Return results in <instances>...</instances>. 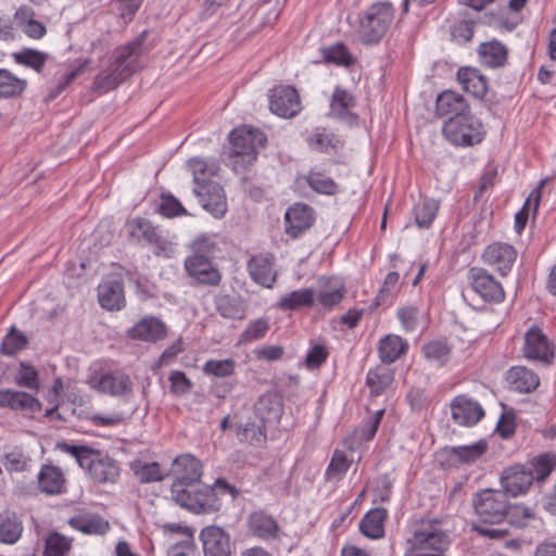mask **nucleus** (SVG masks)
<instances>
[{
	"label": "nucleus",
	"instance_id": "f257e3e1",
	"mask_svg": "<svg viewBox=\"0 0 556 556\" xmlns=\"http://www.w3.org/2000/svg\"><path fill=\"white\" fill-rule=\"evenodd\" d=\"M56 448L75 458L79 467L86 469L97 483H114L119 477V466L115 459L85 444L61 442Z\"/></svg>",
	"mask_w": 556,
	"mask_h": 556
},
{
	"label": "nucleus",
	"instance_id": "f03ea898",
	"mask_svg": "<svg viewBox=\"0 0 556 556\" xmlns=\"http://www.w3.org/2000/svg\"><path fill=\"white\" fill-rule=\"evenodd\" d=\"M395 9L389 1L371 4L361 20L358 36L363 43H378L393 23Z\"/></svg>",
	"mask_w": 556,
	"mask_h": 556
},
{
	"label": "nucleus",
	"instance_id": "7ed1b4c3",
	"mask_svg": "<svg viewBox=\"0 0 556 556\" xmlns=\"http://www.w3.org/2000/svg\"><path fill=\"white\" fill-rule=\"evenodd\" d=\"M443 135L452 144L457 147H472L480 143L485 135L483 124L470 111L457 117H450L444 122Z\"/></svg>",
	"mask_w": 556,
	"mask_h": 556
},
{
	"label": "nucleus",
	"instance_id": "20e7f679",
	"mask_svg": "<svg viewBox=\"0 0 556 556\" xmlns=\"http://www.w3.org/2000/svg\"><path fill=\"white\" fill-rule=\"evenodd\" d=\"M412 552H437L444 554L451 540L437 520L420 521L407 540Z\"/></svg>",
	"mask_w": 556,
	"mask_h": 556
},
{
	"label": "nucleus",
	"instance_id": "39448f33",
	"mask_svg": "<svg viewBox=\"0 0 556 556\" xmlns=\"http://www.w3.org/2000/svg\"><path fill=\"white\" fill-rule=\"evenodd\" d=\"M472 506L480 520L485 523H500L509 513V503L504 491L484 489L472 497Z\"/></svg>",
	"mask_w": 556,
	"mask_h": 556
},
{
	"label": "nucleus",
	"instance_id": "423d86ee",
	"mask_svg": "<svg viewBox=\"0 0 556 556\" xmlns=\"http://www.w3.org/2000/svg\"><path fill=\"white\" fill-rule=\"evenodd\" d=\"M229 141L231 154L241 156L244 164L251 165L257 157V148L265 147L267 138L261 130L243 126L230 132Z\"/></svg>",
	"mask_w": 556,
	"mask_h": 556
},
{
	"label": "nucleus",
	"instance_id": "0eeeda50",
	"mask_svg": "<svg viewBox=\"0 0 556 556\" xmlns=\"http://www.w3.org/2000/svg\"><path fill=\"white\" fill-rule=\"evenodd\" d=\"M523 352L528 359L544 365H551L555 357L554 345L538 326H532L527 330Z\"/></svg>",
	"mask_w": 556,
	"mask_h": 556
},
{
	"label": "nucleus",
	"instance_id": "6e6552de",
	"mask_svg": "<svg viewBox=\"0 0 556 556\" xmlns=\"http://www.w3.org/2000/svg\"><path fill=\"white\" fill-rule=\"evenodd\" d=\"M468 279L472 290L485 302L500 303L505 298L502 283L497 281L486 269L472 267L469 269Z\"/></svg>",
	"mask_w": 556,
	"mask_h": 556
},
{
	"label": "nucleus",
	"instance_id": "1a4fd4ad",
	"mask_svg": "<svg viewBox=\"0 0 556 556\" xmlns=\"http://www.w3.org/2000/svg\"><path fill=\"white\" fill-rule=\"evenodd\" d=\"M143 41L144 35L142 34L132 41L117 47L112 54V62L110 64L126 78L135 74L139 67Z\"/></svg>",
	"mask_w": 556,
	"mask_h": 556
},
{
	"label": "nucleus",
	"instance_id": "9d476101",
	"mask_svg": "<svg viewBox=\"0 0 556 556\" xmlns=\"http://www.w3.org/2000/svg\"><path fill=\"white\" fill-rule=\"evenodd\" d=\"M98 391L112 396L127 399L132 393L134 383L130 377L122 370H109L90 380Z\"/></svg>",
	"mask_w": 556,
	"mask_h": 556
},
{
	"label": "nucleus",
	"instance_id": "9b49d317",
	"mask_svg": "<svg viewBox=\"0 0 556 556\" xmlns=\"http://www.w3.org/2000/svg\"><path fill=\"white\" fill-rule=\"evenodd\" d=\"M533 481V472L526 465L509 466L501 475V485L507 496L516 497L527 493Z\"/></svg>",
	"mask_w": 556,
	"mask_h": 556
},
{
	"label": "nucleus",
	"instance_id": "f8f14e48",
	"mask_svg": "<svg viewBox=\"0 0 556 556\" xmlns=\"http://www.w3.org/2000/svg\"><path fill=\"white\" fill-rule=\"evenodd\" d=\"M270 111L283 118L295 116L301 110L300 97L295 88L279 86L271 90L269 98Z\"/></svg>",
	"mask_w": 556,
	"mask_h": 556
},
{
	"label": "nucleus",
	"instance_id": "ddd939ff",
	"mask_svg": "<svg viewBox=\"0 0 556 556\" xmlns=\"http://www.w3.org/2000/svg\"><path fill=\"white\" fill-rule=\"evenodd\" d=\"M184 268L187 275L198 285L217 287L222 281V274L214 261L202 257H186Z\"/></svg>",
	"mask_w": 556,
	"mask_h": 556
},
{
	"label": "nucleus",
	"instance_id": "4468645a",
	"mask_svg": "<svg viewBox=\"0 0 556 556\" xmlns=\"http://www.w3.org/2000/svg\"><path fill=\"white\" fill-rule=\"evenodd\" d=\"M481 257L484 264L507 276L517 258V251L508 243L493 242L484 249Z\"/></svg>",
	"mask_w": 556,
	"mask_h": 556
},
{
	"label": "nucleus",
	"instance_id": "2eb2a0df",
	"mask_svg": "<svg viewBox=\"0 0 556 556\" xmlns=\"http://www.w3.org/2000/svg\"><path fill=\"white\" fill-rule=\"evenodd\" d=\"M451 414L454 422L471 427L484 417V409L476 400L463 394L451 402Z\"/></svg>",
	"mask_w": 556,
	"mask_h": 556
},
{
	"label": "nucleus",
	"instance_id": "dca6fc26",
	"mask_svg": "<svg viewBox=\"0 0 556 556\" xmlns=\"http://www.w3.org/2000/svg\"><path fill=\"white\" fill-rule=\"evenodd\" d=\"M200 540L204 556H231L230 535L223 528L217 526L203 528Z\"/></svg>",
	"mask_w": 556,
	"mask_h": 556
},
{
	"label": "nucleus",
	"instance_id": "f3484780",
	"mask_svg": "<svg viewBox=\"0 0 556 556\" xmlns=\"http://www.w3.org/2000/svg\"><path fill=\"white\" fill-rule=\"evenodd\" d=\"M314 222V210L307 204L295 203L285 214L286 233L295 239L308 230Z\"/></svg>",
	"mask_w": 556,
	"mask_h": 556
},
{
	"label": "nucleus",
	"instance_id": "a211bd4d",
	"mask_svg": "<svg viewBox=\"0 0 556 556\" xmlns=\"http://www.w3.org/2000/svg\"><path fill=\"white\" fill-rule=\"evenodd\" d=\"M167 334L164 321L154 316H146L127 330L128 338L132 340L155 343Z\"/></svg>",
	"mask_w": 556,
	"mask_h": 556
},
{
	"label": "nucleus",
	"instance_id": "6ab92c4d",
	"mask_svg": "<svg viewBox=\"0 0 556 556\" xmlns=\"http://www.w3.org/2000/svg\"><path fill=\"white\" fill-rule=\"evenodd\" d=\"M275 257L271 254H257L248 262V271L251 279L265 288H271L277 279V271L274 268Z\"/></svg>",
	"mask_w": 556,
	"mask_h": 556
},
{
	"label": "nucleus",
	"instance_id": "aec40b11",
	"mask_svg": "<svg viewBox=\"0 0 556 556\" xmlns=\"http://www.w3.org/2000/svg\"><path fill=\"white\" fill-rule=\"evenodd\" d=\"M194 194L200 199L202 207L214 217L220 218L227 212V201L223 187L219 184L194 188Z\"/></svg>",
	"mask_w": 556,
	"mask_h": 556
},
{
	"label": "nucleus",
	"instance_id": "412c9836",
	"mask_svg": "<svg viewBox=\"0 0 556 556\" xmlns=\"http://www.w3.org/2000/svg\"><path fill=\"white\" fill-rule=\"evenodd\" d=\"M0 407L35 414L41 410V403L31 394L12 389H0Z\"/></svg>",
	"mask_w": 556,
	"mask_h": 556
},
{
	"label": "nucleus",
	"instance_id": "4be33fe9",
	"mask_svg": "<svg viewBox=\"0 0 556 556\" xmlns=\"http://www.w3.org/2000/svg\"><path fill=\"white\" fill-rule=\"evenodd\" d=\"M173 472L176 477L174 483L193 486L202 477V464L190 454L180 455L173 463Z\"/></svg>",
	"mask_w": 556,
	"mask_h": 556
},
{
	"label": "nucleus",
	"instance_id": "5701e85b",
	"mask_svg": "<svg viewBox=\"0 0 556 556\" xmlns=\"http://www.w3.org/2000/svg\"><path fill=\"white\" fill-rule=\"evenodd\" d=\"M282 413V397L275 391L261 395L254 404V415L263 424L277 422Z\"/></svg>",
	"mask_w": 556,
	"mask_h": 556
},
{
	"label": "nucleus",
	"instance_id": "b1692460",
	"mask_svg": "<svg viewBox=\"0 0 556 556\" xmlns=\"http://www.w3.org/2000/svg\"><path fill=\"white\" fill-rule=\"evenodd\" d=\"M469 112L464 97L452 90L441 92L435 101V113L439 117H457Z\"/></svg>",
	"mask_w": 556,
	"mask_h": 556
},
{
	"label": "nucleus",
	"instance_id": "393cba45",
	"mask_svg": "<svg viewBox=\"0 0 556 556\" xmlns=\"http://www.w3.org/2000/svg\"><path fill=\"white\" fill-rule=\"evenodd\" d=\"M98 300L108 311H119L125 306L124 286L119 280H108L98 287Z\"/></svg>",
	"mask_w": 556,
	"mask_h": 556
},
{
	"label": "nucleus",
	"instance_id": "a878e982",
	"mask_svg": "<svg viewBox=\"0 0 556 556\" xmlns=\"http://www.w3.org/2000/svg\"><path fill=\"white\" fill-rule=\"evenodd\" d=\"M506 380L511 390L518 393H531L540 384L539 376L526 366H514L506 375Z\"/></svg>",
	"mask_w": 556,
	"mask_h": 556
},
{
	"label": "nucleus",
	"instance_id": "bb28decb",
	"mask_svg": "<svg viewBox=\"0 0 556 556\" xmlns=\"http://www.w3.org/2000/svg\"><path fill=\"white\" fill-rule=\"evenodd\" d=\"M478 56L483 66L498 68L507 63L508 50L498 40L485 41L478 47Z\"/></svg>",
	"mask_w": 556,
	"mask_h": 556
},
{
	"label": "nucleus",
	"instance_id": "cd10ccee",
	"mask_svg": "<svg viewBox=\"0 0 556 556\" xmlns=\"http://www.w3.org/2000/svg\"><path fill=\"white\" fill-rule=\"evenodd\" d=\"M457 80L464 91L477 99H482L488 92V79L478 68L462 67L457 71Z\"/></svg>",
	"mask_w": 556,
	"mask_h": 556
},
{
	"label": "nucleus",
	"instance_id": "c85d7f7f",
	"mask_svg": "<svg viewBox=\"0 0 556 556\" xmlns=\"http://www.w3.org/2000/svg\"><path fill=\"white\" fill-rule=\"evenodd\" d=\"M250 532L262 540H273L280 530L278 522L264 511H254L248 518Z\"/></svg>",
	"mask_w": 556,
	"mask_h": 556
},
{
	"label": "nucleus",
	"instance_id": "c756f323",
	"mask_svg": "<svg viewBox=\"0 0 556 556\" xmlns=\"http://www.w3.org/2000/svg\"><path fill=\"white\" fill-rule=\"evenodd\" d=\"M356 105L355 97L346 89L337 86L332 92L330 99V115L341 119L349 121L351 118H356V116L351 112Z\"/></svg>",
	"mask_w": 556,
	"mask_h": 556
},
{
	"label": "nucleus",
	"instance_id": "7c9ffc66",
	"mask_svg": "<svg viewBox=\"0 0 556 556\" xmlns=\"http://www.w3.org/2000/svg\"><path fill=\"white\" fill-rule=\"evenodd\" d=\"M188 166L193 175L195 188L216 184L212 181V177L216 176L219 170V164L214 159L192 157L188 161Z\"/></svg>",
	"mask_w": 556,
	"mask_h": 556
},
{
	"label": "nucleus",
	"instance_id": "2f4dec72",
	"mask_svg": "<svg viewBox=\"0 0 556 556\" xmlns=\"http://www.w3.org/2000/svg\"><path fill=\"white\" fill-rule=\"evenodd\" d=\"M38 484L41 492L55 495L65 490L63 471L53 465H43L38 475Z\"/></svg>",
	"mask_w": 556,
	"mask_h": 556
},
{
	"label": "nucleus",
	"instance_id": "473e14b6",
	"mask_svg": "<svg viewBox=\"0 0 556 556\" xmlns=\"http://www.w3.org/2000/svg\"><path fill=\"white\" fill-rule=\"evenodd\" d=\"M388 517L386 508L377 507L370 509L361 520V532L370 539H380L384 535V521Z\"/></svg>",
	"mask_w": 556,
	"mask_h": 556
},
{
	"label": "nucleus",
	"instance_id": "72a5a7b5",
	"mask_svg": "<svg viewBox=\"0 0 556 556\" xmlns=\"http://www.w3.org/2000/svg\"><path fill=\"white\" fill-rule=\"evenodd\" d=\"M68 525L85 534L102 535L110 530L109 522L99 515L93 514L74 516L68 520Z\"/></svg>",
	"mask_w": 556,
	"mask_h": 556
},
{
	"label": "nucleus",
	"instance_id": "f704fd0d",
	"mask_svg": "<svg viewBox=\"0 0 556 556\" xmlns=\"http://www.w3.org/2000/svg\"><path fill=\"white\" fill-rule=\"evenodd\" d=\"M408 349V343L400 336L387 334L379 342V357L383 364H392Z\"/></svg>",
	"mask_w": 556,
	"mask_h": 556
},
{
	"label": "nucleus",
	"instance_id": "c9c22d12",
	"mask_svg": "<svg viewBox=\"0 0 556 556\" xmlns=\"http://www.w3.org/2000/svg\"><path fill=\"white\" fill-rule=\"evenodd\" d=\"M265 425L261 420H248L238 425L236 433L238 440L241 443H248L256 447L264 445L267 440Z\"/></svg>",
	"mask_w": 556,
	"mask_h": 556
},
{
	"label": "nucleus",
	"instance_id": "e433bc0d",
	"mask_svg": "<svg viewBox=\"0 0 556 556\" xmlns=\"http://www.w3.org/2000/svg\"><path fill=\"white\" fill-rule=\"evenodd\" d=\"M23 532V522L12 511L0 513V543L14 544Z\"/></svg>",
	"mask_w": 556,
	"mask_h": 556
},
{
	"label": "nucleus",
	"instance_id": "4c0bfd02",
	"mask_svg": "<svg viewBox=\"0 0 556 556\" xmlns=\"http://www.w3.org/2000/svg\"><path fill=\"white\" fill-rule=\"evenodd\" d=\"M393 380L394 375L391 369L384 366H377L368 370L366 386L370 389L371 396H379L391 387Z\"/></svg>",
	"mask_w": 556,
	"mask_h": 556
},
{
	"label": "nucleus",
	"instance_id": "58836bf2",
	"mask_svg": "<svg viewBox=\"0 0 556 556\" xmlns=\"http://www.w3.org/2000/svg\"><path fill=\"white\" fill-rule=\"evenodd\" d=\"M314 302V291L311 288L294 290L280 296L277 304L278 308L287 311H295L301 307L311 306Z\"/></svg>",
	"mask_w": 556,
	"mask_h": 556
},
{
	"label": "nucleus",
	"instance_id": "ea45409f",
	"mask_svg": "<svg viewBox=\"0 0 556 556\" xmlns=\"http://www.w3.org/2000/svg\"><path fill=\"white\" fill-rule=\"evenodd\" d=\"M130 469L141 483L159 482L166 476L156 462L148 463L138 459L130 464Z\"/></svg>",
	"mask_w": 556,
	"mask_h": 556
},
{
	"label": "nucleus",
	"instance_id": "a19ab883",
	"mask_svg": "<svg viewBox=\"0 0 556 556\" xmlns=\"http://www.w3.org/2000/svg\"><path fill=\"white\" fill-rule=\"evenodd\" d=\"M125 79L126 77L110 64L106 70L100 72L94 77L92 89L97 93L104 94L115 89Z\"/></svg>",
	"mask_w": 556,
	"mask_h": 556
},
{
	"label": "nucleus",
	"instance_id": "79ce46f5",
	"mask_svg": "<svg viewBox=\"0 0 556 556\" xmlns=\"http://www.w3.org/2000/svg\"><path fill=\"white\" fill-rule=\"evenodd\" d=\"M216 311L227 319H243L245 307L239 298L223 295L216 300Z\"/></svg>",
	"mask_w": 556,
	"mask_h": 556
},
{
	"label": "nucleus",
	"instance_id": "37998d69",
	"mask_svg": "<svg viewBox=\"0 0 556 556\" xmlns=\"http://www.w3.org/2000/svg\"><path fill=\"white\" fill-rule=\"evenodd\" d=\"M71 548L72 539L53 531L45 539L43 556H67Z\"/></svg>",
	"mask_w": 556,
	"mask_h": 556
},
{
	"label": "nucleus",
	"instance_id": "c03bdc74",
	"mask_svg": "<svg viewBox=\"0 0 556 556\" xmlns=\"http://www.w3.org/2000/svg\"><path fill=\"white\" fill-rule=\"evenodd\" d=\"M421 352L425 358L439 366L445 365L451 356V348L445 341L433 340L422 345Z\"/></svg>",
	"mask_w": 556,
	"mask_h": 556
},
{
	"label": "nucleus",
	"instance_id": "a18cd8bd",
	"mask_svg": "<svg viewBox=\"0 0 556 556\" xmlns=\"http://www.w3.org/2000/svg\"><path fill=\"white\" fill-rule=\"evenodd\" d=\"M301 178L299 179V181ZM304 180L315 192L326 195H334L339 191V187L337 182L321 173H308L306 176L302 177Z\"/></svg>",
	"mask_w": 556,
	"mask_h": 556
},
{
	"label": "nucleus",
	"instance_id": "49530a36",
	"mask_svg": "<svg viewBox=\"0 0 556 556\" xmlns=\"http://www.w3.org/2000/svg\"><path fill=\"white\" fill-rule=\"evenodd\" d=\"M439 201L424 199L414 207L415 222L420 228H429L439 211Z\"/></svg>",
	"mask_w": 556,
	"mask_h": 556
},
{
	"label": "nucleus",
	"instance_id": "de8ad7c7",
	"mask_svg": "<svg viewBox=\"0 0 556 556\" xmlns=\"http://www.w3.org/2000/svg\"><path fill=\"white\" fill-rule=\"evenodd\" d=\"M13 58L17 64L30 67L37 73H40L48 60V54L36 49L23 48L21 51L14 53Z\"/></svg>",
	"mask_w": 556,
	"mask_h": 556
},
{
	"label": "nucleus",
	"instance_id": "09e8293b",
	"mask_svg": "<svg viewBox=\"0 0 556 556\" xmlns=\"http://www.w3.org/2000/svg\"><path fill=\"white\" fill-rule=\"evenodd\" d=\"M351 463L352 460L348 458L345 452L336 450L325 472L326 480H341L349 470Z\"/></svg>",
	"mask_w": 556,
	"mask_h": 556
},
{
	"label": "nucleus",
	"instance_id": "8fccbe9b",
	"mask_svg": "<svg viewBox=\"0 0 556 556\" xmlns=\"http://www.w3.org/2000/svg\"><path fill=\"white\" fill-rule=\"evenodd\" d=\"M25 88V80L17 78L8 70H0V98L18 97Z\"/></svg>",
	"mask_w": 556,
	"mask_h": 556
},
{
	"label": "nucleus",
	"instance_id": "3c124183",
	"mask_svg": "<svg viewBox=\"0 0 556 556\" xmlns=\"http://www.w3.org/2000/svg\"><path fill=\"white\" fill-rule=\"evenodd\" d=\"M531 468L534 480L538 482L544 481L554 470L556 466V456L551 453L541 454L532 459L530 464L526 465Z\"/></svg>",
	"mask_w": 556,
	"mask_h": 556
},
{
	"label": "nucleus",
	"instance_id": "603ef678",
	"mask_svg": "<svg viewBox=\"0 0 556 556\" xmlns=\"http://www.w3.org/2000/svg\"><path fill=\"white\" fill-rule=\"evenodd\" d=\"M545 181H546L545 179L540 181L539 186L531 191V193L528 197V199L526 200L522 208L516 213L515 228L518 233H520L523 230V228L526 227V224H527V220L529 217V206L532 201L534 202L533 211L534 212L538 211L539 205H540V199H541V189L543 188Z\"/></svg>",
	"mask_w": 556,
	"mask_h": 556
},
{
	"label": "nucleus",
	"instance_id": "864d4df0",
	"mask_svg": "<svg viewBox=\"0 0 556 556\" xmlns=\"http://www.w3.org/2000/svg\"><path fill=\"white\" fill-rule=\"evenodd\" d=\"M323 56L327 63H333L350 67L354 65L355 59L344 43L338 42L332 47L323 50Z\"/></svg>",
	"mask_w": 556,
	"mask_h": 556
},
{
	"label": "nucleus",
	"instance_id": "5fc2aeb1",
	"mask_svg": "<svg viewBox=\"0 0 556 556\" xmlns=\"http://www.w3.org/2000/svg\"><path fill=\"white\" fill-rule=\"evenodd\" d=\"M488 444L484 440L470 445L453 446L451 454L463 463H472L485 453Z\"/></svg>",
	"mask_w": 556,
	"mask_h": 556
},
{
	"label": "nucleus",
	"instance_id": "6e6d98bb",
	"mask_svg": "<svg viewBox=\"0 0 556 556\" xmlns=\"http://www.w3.org/2000/svg\"><path fill=\"white\" fill-rule=\"evenodd\" d=\"M190 249L192 254L188 257H202L214 261L217 245L211 236L200 235L191 242Z\"/></svg>",
	"mask_w": 556,
	"mask_h": 556
},
{
	"label": "nucleus",
	"instance_id": "4d7b16f0",
	"mask_svg": "<svg viewBox=\"0 0 556 556\" xmlns=\"http://www.w3.org/2000/svg\"><path fill=\"white\" fill-rule=\"evenodd\" d=\"M236 362L232 358L208 359L203 365V372L216 378H227L233 375Z\"/></svg>",
	"mask_w": 556,
	"mask_h": 556
},
{
	"label": "nucleus",
	"instance_id": "13d9d810",
	"mask_svg": "<svg viewBox=\"0 0 556 556\" xmlns=\"http://www.w3.org/2000/svg\"><path fill=\"white\" fill-rule=\"evenodd\" d=\"M400 279V275L396 271H390L383 281L378 294L376 295L371 307H379L380 305L387 304L392 301L395 296V289Z\"/></svg>",
	"mask_w": 556,
	"mask_h": 556
},
{
	"label": "nucleus",
	"instance_id": "bf43d9fd",
	"mask_svg": "<svg viewBox=\"0 0 556 556\" xmlns=\"http://www.w3.org/2000/svg\"><path fill=\"white\" fill-rule=\"evenodd\" d=\"M190 486L173 483L172 493L177 504L193 513H197L198 507H202L197 502V490L189 489Z\"/></svg>",
	"mask_w": 556,
	"mask_h": 556
},
{
	"label": "nucleus",
	"instance_id": "052dcab7",
	"mask_svg": "<svg viewBox=\"0 0 556 556\" xmlns=\"http://www.w3.org/2000/svg\"><path fill=\"white\" fill-rule=\"evenodd\" d=\"M127 227L131 237L138 239L142 238L148 243L154 240L159 233L157 229L152 225V223L146 218H135L129 220L127 223Z\"/></svg>",
	"mask_w": 556,
	"mask_h": 556
},
{
	"label": "nucleus",
	"instance_id": "680f3d73",
	"mask_svg": "<svg viewBox=\"0 0 556 556\" xmlns=\"http://www.w3.org/2000/svg\"><path fill=\"white\" fill-rule=\"evenodd\" d=\"M197 502L202 507L197 508L198 514L217 511L222 507V501L210 486L197 490Z\"/></svg>",
	"mask_w": 556,
	"mask_h": 556
},
{
	"label": "nucleus",
	"instance_id": "e2e57ef3",
	"mask_svg": "<svg viewBox=\"0 0 556 556\" xmlns=\"http://www.w3.org/2000/svg\"><path fill=\"white\" fill-rule=\"evenodd\" d=\"M269 330L267 318H257L251 320L243 332L240 334L239 343H248L264 338Z\"/></svg>",
	"mask_w": 556,
	"mask_h": 556
},
{
	"label": "nucleus",
	"instance_id": "0e129e2a",
	"mask_svg": "<svg viewBox=\"0 0 556 556\" xmlns=\"http://www.w3.org/2000/svg\"><path fill=\"white\" fill-rule=\"evenodd\" d=\"M15 382L22 388L37 391L39 389L38 372L33 366L21 363Z\"/></svg>",
	"mask_w": 556,
	"mask_h": 556
},
{
	"label": "nucleus",
	"instance_id": "69168bd1",
	"mask_svg": "<svg viewBox=\"0 0 556 556\" xmlns=\"http://www.w3.org/2000/svg\"><path fill=\"white\" fill-rule=\"evenodd\" d=\"M168 380L170 382V392L177 396L189 393L193 387L192 381L181 370L172 371L169 374Z\"/></svg>",
	"mask_w": 556,
	"mask_h": 556
},
{
	"label": "nucleus",
	"instance_id": "338daca9",
	"mask_svg": "<svg viewBox=\"0 0 556 556\" xmlns=\"http://www.w3.org/2000/svg\"><path fill=\"white\" fill-rule=\"evenodd\" d=\"M29 458L20 450H13L3 456L2 463L9 472H22L27 469Z\"/></svg>",
	"mask_w": 556,
	"mask_h": 556
},
{
	"label": "nucleus",
	"instance_id": "774afa93",
	"mask_svg": "<svg viewBox=\"0 0 556 556\" xmlns=\"http://www.w3.org/2000/svg\"><path fill=\"white\" fill-rule=\"evenodd\" d=\"M475 33V22L463 20L455 23L451 30V36L457 43L464 45L469 42Z\"/></svg>",
	"mask_w": 556,
	"mask_h": 556
}]
</instances>
